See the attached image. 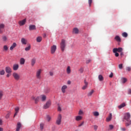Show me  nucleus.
Masks as SVG:
<instances>
[{
  "instance_id": "nucleus-13",
  "label": "nucleus",
  "mask_w": 131,
  "mask_h": 131,
  "mask_svg": "<svg viewBox=\"0 0 131 131\" xmlns=\"http://www.w3.org/2000/svg\"><path fill=\"white\" fill-rule=\"evenodd\" d=\"M73 33L74 34H78L79 33V30L77 28H74L73 29Z\"/></svg>"
},
{
  "instance_id": "nucleus-12",
  "label": "nucleus",
  "mask_w": 131,
  "mask_h": 131,
  "mask_svg": "<svg viewBox=\"0 0 131 131\" xmlns=\"http://www.w3.org/2000/svg\"><path fill=\"white\" fill-rule=\"evenodd\" d=\"M14 110L15 111V113L13 116V117L15 118L16 116L18 114V112H19V110H20V108L19 107L16 106L14 108Z\"/></svg>"
},
{
  "instance_id": "nucleus-23",
  "label": "nucleus",
  "mask_w": 131,
  "mask_h": 131,
  "mask_svg": "<svg viewBox=\"0 0 131 131\" xmlns=\"http://www.w3.org/2000/svg\"><path fill=\"white\" fill-rule=\"evenodd\" d=\"M4 28H5V25L4 24H0V33H3Z\"/></svg>"
},
{
  "instance_id": "nucleus-3",
  "label": "nucleus",
  "mask_w": 131,
  "mask_h": 131,
  "mask_svg": "<svg viewBox=\"0 0 131 131\" xmlns=\"http://www.w3.org/2000/svg\"><path fill=\"white\" fill-rule=\"evenodd\" d=\"M42 70L41 69H38L36 72V77L37 79H41V72Z\"/></svg>"
},
{
  "instance_id": "nucleus-35",
  "label": "nucleus",
  "mask_w": 131,
  "mask_h": 131,
  "mask_svg": "<svg viewBox=\"0 0 131 131\" xmlns=\"http://www.w3.org/2000/svg\"><path fill=\"white\" fill-rule=\"evenodd\" d=\"M93 115L94 116H99V115H100V114H99V112H93Z\"/></svg>"
},
{
  "instance_id": "nucleus-27",
  "label": "nucleus",
  "mask_w": 131,
  "mask_h": 131,
  "mask_svg": "<svg viewBox=\"0 0 131 131\" xmlns=\"http://www.w3.org/2000/svg\"><path fill=\"white\" fill-rule=\"evenodd\" d=\"M81 119H82V117H81V116H77L76 117L75 120H76V121H79L81 120Z\"/></svg>"
},
{
  "instance_id": "nucleus-15",
  "label": "nucleus",
  "mask_w": 131,
  "mask_h": 131,
  "mask_svg": "<svg viewBox=\"0 0 131 131\" xmlns=\"http://www.w3.org/2000/svg\"><path fill=\"white\" fill-rule=\"evenodd\" d=\"M5 71L7 73H12V69L10 67H7L5 68Z\"/></svg>"
},
{
  "instance_id": "nucleus-50",
  "label": "nucleus",
  "mask_w": 131,
  "mask_h": 131,
  "mask_svg": "<svg viewBox=\"0 0 131 131\" xmlns=\"http://www.w3.org/2000/svg\"><path fill=\"white\" fill-rule=\"evenodd\" d=\"M113 53H114L116 57H118L119 56V54L118 53H117V52H113Z\"/></svg>"
},
{
  "instance_id": "nucleus-49",
  "label": "nucleus",
  "mask_w": 131,
  "mask_h": 131,
  "mask_svg": "<svg viewBox=\"0 0 131 131\" xmlns=\"http://www.w3.org/2000/svg\"><path fill=\"white\" fill-rule=\"evenodd\" d=\"M79 71L80 73H82V72H83V69L82 68H81L79 70Z\"/></svg>"
},
{
  "instance_id": "nucleus-53",
  "label": "nucleus",
  "mask_w": 131,
  "mask_h": 131,
  "mask_svg": "<svg viewBox=\"0 0 131 131\" xmlns=\"http://www.w3.org/2000/svg\"><path fill=\"white\" fill-rule=\"evenodd\" d=\"M109 127L110 129H113V128L114 127V126L113 125H110Z\"/></svg>"
},
{
  "instance_id": "nucleus-42",
  "label": "nucleus",
  "mask_w": 131,
  "mask_h": 131,
  "mask_svg": "<svg viewBox=\"0 0 131 131\" xmlns=\"http://www.w3.org/2000/svg\"><path fill=\"white\" fill-rule=\"evenodd\" d=\"M5 74V70H2L0 71V75H4Z\"/></svg>"
},
{
  "instance_id": "nucleus-41",
  "label": "nucleus",
  "mask_w": 131,
  "mask_h": 131,
  "mask_svg": "<svg viewBox=\"0 0 131 131\" xmlns=\"http://www.w3.org/2000/svg\"><path fill=\"white\" fill-rule=\"evenodd\" d=\"M84 123V122L82 121L80 124L78 125V127H80L81 126H82Z\"/></svg>"
},
{
  "instance_id": "nucleus-4",
  "label": "nucleus",
  "mask_w": 131,
  "mask_h": 131,
  "mask_svg": "<svg viewBox=\"0 0 131 131\" xmlns=\"http://www.w3.org/2000/svg\"><path fill=\"white\" fill-rule=\"evenodd\" d=\"M62 122V115L59 114L56 121V124L57 125H60Z\"/></svg>"
},
{
  "instance_id": "nucleus-6",
  "label": "nucleus",
  "mask_w": 131,
  "mask_h": 131,
  "mask_svg": "<svg viewBox=\"0 0 131 131\" xmlns=\"http://www.w3.org/2000/svg\"><path fill=\"white\" fill-rule=\"evenodd\" d=\"M12 76H13V77H14V79H15V80H19V79H20V75H19L17 73H13L12 74Z\"/></svg>"
},
{
  "instance_id": "nucleus-55",
  "label": "nucleus",
  "mask_w": 131,
  "mask_h": 131,
  "mask_svg": "<svg viewBox=\"0 0 131 131\" xmlns=\"http://www.w3.org/2000/svg\"><path fill=\"white\" fill-rule=\"evenodd\" d=\"M49 74L50 76H53V75H54V73L53 72H49Z\"/></svg>"
},
{
  "instance_id": "nucleus-5",
  "label": "nucleus",
  "mask_w": 131,
  "mask_h": 131,
  "mask_svg": "<svg viewBox=\"0 0 131 131\" xmlns=\"http://www.w3.org/2000/svg\"><path fill=\"white\" fill-rule=\"evenodd\" d=\"M56 51H57V46L56 45H53L51 46V54H54L55 53H56Z\"/></svg>"
},
{
  "instance_id": "nucleus-63",
  "label": "nucleus",
  "mask_w": 131,
  "mask_h": 131,
  "mask_svg": "<svg viewBox=\"0 0 131 131\" xmlns=\"http://www.w3.org/2000/svg\"><path fill=\"white\" fill-rule=\"evenodd\" d=\"M0 131H4V128L0 127Z\"/></svg>"
},
{
  "instance_id": "nucleus-7",
  "label": "nucleus",
  "mask_w": 131,
  "mask_h": 131,
  "mask_svg": "<svg viewBox=\"0 0 131 131\" xmlns=\"http://www.w3.org/2000/svg\"><path fill=\"white\" fill-rule=\"evenodd\" d=\"M32 99L35 102V104H37L39 101V96H32Z\"/></svg>"
},
{
  "instance_id": "nucleus-43",
  "label": "nucleus",
  "mask_w": 131,
  "mask_h": 131,
  "mask_svg": "<svg viewBox=\"0 0 131 131\" xmlns=\"http://www.w3.org/2000/svg\"><path fill=\"white\" fill-rule=\"evenodd\" d=\"M92 60L91 59H87L86 60V64H89V63H91Z\"/></svg>"
},
{
  "instance_id": "nucleus-34",
  "label": "nucleus",
  "mask_w": 131,
  "mask_h": 131,
  "mask_svg": "<svg viewBox=\"0 0 131 131\" xmlns=\"http://www.w3.org/2000/svg\"><path fill=\"white\" fill-rule=\"evenodd\" d=\"M41 100L45 101L47 99V97H46V95H41Z\"/></svg>"
},
{
  "instance_id": "nucleus-48",
  "label": "nucleus",
  "mask_w": 131,
  "mask_h": 131,
  "mask_svg": "<svg viewBox=\"0 0 131 131\" xmlns=\"http://www.w3.org/2000/svg\"><path fill=\"white\" fill-rule=\"evenodd\" d=\"M78 114L79 115H82V114H83V112H82V111L80 110L79 111Z\"/></svg>"
},
{
  "instance_id": "nucleus-24",
  "label": "nucleus",
  "mask_w": 131,
  "mask_h": 131,
  "mask_svg": "<svg viewBox=\"0 0 131 131\" xmlns=\"http://www.w3.org/2000/svg\"><path fill=\"white\" fill-rule=\"evenodd\" d=\"M111 119H112V114L110 113L109 116H108V117L106 118V121H107V122H108L109 121H110L111 120Z\"/></svg>"
},
{
  "instance_id": "nucleus-30",
  "label": "nucleus",
  "mask_w": 131,
  "mask_h": 131,
  "mask_svg": "<svg viewBox=\"0 0 131 131\" xmlns=\"http://www.w3.org/2000/svg\"><path fill=\"white\" fill-rule=\"evenodd\" d=\"M98 79L100 81H103V80H104V77H103V76H102V75H99L98 76Z\"/></svg>"
},
{
  "instance_id": "nucleus-20",
  "label": "nucleus",
  "mask_w": 131,
  "mask_h": 131,
  "mask_svg": "<svg viewBox=\"0 0 131 131\" xmlns=\"http://www.w3.org/2000/svg\"><path fill=\"white\" fill-rule=\"evenodd\" d=\"M19 62L20 65H24V64H25V59H24V58H21Z\"/></svg>"
},
{
  "instance_id": "nucleus-64",
  "label": "nucleus",
  "mask_w": 131,
  "mask_h": 131,
  "mask_svg": "<svg viewBox=\"0 0 131 131\" xmlns=\"http://www.w3.org/2000/svg\"><path fill=\"white\" fill-rule=\"evenodd\" d=\"M7 77H10V74H7Z\"/></svg>"
},
{
  "instance_id": "nucleus-40",
  "label": "nucleus",
  "mask_w": 131,
  "mask_h": 131,
  "mask_svg": "<svg viewBox=\"0 0 131 131\" xmlns=\"http://www.w3.org/2000/svg\"><path fill=\"white\" fill-rule=\"evenodd\" d=\"M51 119V117H50V116H47V121H50Z\"/></svg>"
},
{
  "instance_id": "nucleus-21",
  "label": "nucleus",
  "mask_w": 131,
  "mask_h": 131,
  "mask_svg": "<svg viewBox=\"0 0 131 131\" xmlns=\"http://www.w3.org/2000/svg\"><path fill=\"white\" fill-rule=\"evenodd\" d=\"M21 123L18 122L17 124V127L16 128V131L20 130V128H21Z\"/></svg>"
},
{
  "instance_id": "nucleus-59",
  "label": "nucleus",
  "mask_w": 131,
  "mask_h": 131,
  "mask_svg": "<svg viewBox=\"0 0 131 131\" xmlns=\"http://www.w3.org/2000/svg\"><path fill=\"white\" fill-rule=\"evenodd\" d=\"M121 130H123V131H125V130H126V129L125 128V127L121 128Z\"/></svg>"
},
{
  "instance_id": "nucleus-56",
  "label": "nucleus",
  "mask_w": 131,
  "mask_h": 131,
  "mask_svg": "<svg viewBox=\"0 0 131 131\" xmlns=\"http://www.w3.org/2000/svg\"><path fill=\"white\" fill-rule=\"evenodd\" d=\"M126 70H127V71H130V67H127L126 68Z\"/></svg>"
},
{
  "instance_id": "nucleus-22",
  "label": "nucleus",
  "mask_w": 131,
  "mask_h": 131,
  "mask_svg": "<svg viewBox=\"0 0 131 131\" xmlns=\"http://www.w3.org/2000/svg\"><path fill=\"white\" fill-rule=\"evenodd\" d=\"M21 42L23 45H27V40H26L24 38H22L21 39Z\"/></svg>"
},
{
  "instance_id": "nucleus-36",
  "label": "nucleus",
  "mask_w": 131,
  "mask_h": 131,
  "mask_svg": "<svg viewBox=\"0 0 131 131\" xmlns=\"http://www.w3.org/2000/svg\"><path fill=\"white\" fill-rule=\"evenodd\" d=\"M122 35L123 37H127V33L126 32H123L122 34Z\"/></svg>"
},
{
  "instance_id": "nucleus-51",
  "label": "nucleus",
  "mask_w": 131,
  "mask_h": 131,
  "mask_svg": "<svg viewBox=\"0 0 131 131\" xmlns=\"http://www.w3.org/2000/svg\"><path fill=\"white\" fill-rule=\"evenodd\" d=\"M123 67L122 66V63L119 64V69H122Z\"/></svg>"
},
{
  "instance_id": "nucleus-62",
  "label": "nucleus",
  "mask_w": 131,
  "mask_h": 131,
  "mask_svg": "<svg viewBox=\"0 0 131 131\" xmlns=\"http://www.w3.org/2000/svg\"><path fill=\"white\" fill-rule=\"evenodd\" d=\"M2 123H3V121L0 119V125H2Z\"/></svg>"
},
{
  "instance_id": "nucleus-52",
  "label": "nucleus",
  "mask_w": 131,
  "mask_h": 131,
  "mask_svg": "<svg viewBox=\"0 0 131 131\" xmlns=\"http://www.w3.org/2000/svg\"><path fill=\"white\" fill-rule=\"evenodd\" d=\"M62 109L61 108V106H60V105L58 104V111H61Z\"/></svg>"
},
{
  "instance_id": "nucleus-47",
  "label": "nucleus",
  "mask_w": 131,
  "mask_h": 131,
  "mask_svg": "<svg viewBox=\"0 0 131 131\" xmlns=\"http://www.w3.org/2000/svg\"><path fill=\"white\" fill-rule=\"evenodd\" d=\"M3 41H7V37L6 36H4L3 37Z\"/></svg>"
},
{
  "instance_id": "nucleus-37",
  "label": "nucleus",
  "mask_w": 131,
  "mask_h": 131,
  "mask_svg": "<svg viewBox=\"0 0 131 131\" xmlns=\"http://www.w3.org/2000/svg\"><path fill=\"white\" fill-rule=\"evenodd\" d=\"M45 127V124L41 123L40 124V130H42V129H43V127Z\"/></svg>"
},
{
  "instance_id": "nucleus-14",
  "label": "nucleus",
  "mask_w": 131,
  "mask_h": 131,
  "mask_svg": "<svg viewBox=\"0 0 131 131\" xmlns=\"http://www.w3.org/2000/svg\"><path fill=\"white\" fill-rule=\"evenodd\" d=\"M67 85H64L61 88V92L63 94H65L66 93V90H67Z\"/></svg>"
},
{
  "instance_id": "nucleus-45",
  "label": "nucleus",
  "mask_w": 131,
  "mask_h": 131,
  "mask_svg": "<svg viewBox=\"0 0 131 131\" xmlns=\"http://www.w3.org/2000/svg\"><path fill=\"white\" fill-rule=\"evenodd\" d=\"M45 93H46V94H48V93H50V88H47L45 90Z\"/></svg>"
},
{
  "instance_id": "nucleus-26",
  "label": "nucleus",
  "mask_w": 131,
  "mask_h": 131,
  "mask_svg": "<svg viewBox=\"0 0 131 131\" xmlns=\"http://www.w3.org/2000/svg\"><path fill=\"white\" fill-rule=\"evenodd\" d=\"M67 74H70V73H71V69L70 68V66H68L67 67Z\"/></svg>"
},
{
  "instance_id": "nucleus-2",
  "label": "nucleus",
  "mask_w": 131,
  "mask_h": 131,
  "mask_svg": "<svg viewBox=\"0 0 131 131\" xmlns=\"http://www.w3.org/2000/svg\"><path fill=\"white\" fill-rule=\"evenodd\" d=\"M66 48V40L62 39L60 43V48L62 52H63Z\"/></svg>"
},
{
  "instance_id": "nucleus-8",
  "label": "nucleus",
  "mask_w": 131,
  "mask_h": 131,
  "mask_svg": "<svg viewBox=\"0 0 131 131\" xmlns=\"http://www.w3.org/2000/svg\"><path fill=\"white\" fill-rule=\"evenodd\" d=\"M123 51V49L122 48H114L113 50V53H116V52H118V53H121Z\"/></svg>"
},
{
  "instance_id": "nucleus-39",
  "label": "nucleus",
  "mask_w": 131,
  "mask_h": 131,
  "mask_svg": "<svg viewBox=\"0 0 131 131\" xmlns=\"http://www.w3.org/2000/svg\"><path fill=\"white\" fill-rule=\"evenodd\" d=\"M3 96H4V93H3V91H0V100H2Z\"/></svg>"
},
{
  "instance_id": "nucleus-54",
  "label": "nucleus",
  "mask_w": 131,
  "mask_h": 131,
  "mask_svg": "<svg viewBox=\"0 0 131 131\" xmlns=\"http://www.w3.org/2000/svg\"><path fill=\"white\" fill-rule=\"evenodd\" d=\"M94 128L95 130H97V129H98V126L95 125L94 126Z\"/></svg>"
},
{
  "instance_id": "nucleus-28",
  "label": "nucleus",
  "mask_w": 131,
  "mask_h": 131,
  "mask_svg": "<svg viewBox=\"0 0 131 131\" xmlns=\"http://www.w3.org/2000/svg\"><path fill=\"white\" fill-rule=\"evenodd\" d=\"M121 80L122 83H125V82L127 81V79L126 78L122 77L121 78Z\"/></svg>"
},
{
  "instance_id": "nucleus-11",
  "label": "nucleus",
  "mask_w": 131,
  "mask_h": 131,
  "mask_svg": "<svg viewBox=\"0 0 131 131\" xmlns=\"http://www.w3.org/2000/svg\"><path fill=\"white\" fill-rule=\"evenodd\" d=\"M26 23V18L23 19V20H20L18 22L19 25L20 26H23V25H25Z\"/></svg>"
},
{
  "instance_id": "nucleus-29",
  "label": "nucleus",
  "mask_w": 131,
  "mask_h": 131,
  "mask_svg": "<svg viewBox=\"0 0 131 131\" xmlns=\"http://www.w3.org/2000/svg\"><path fill=\"white\" fill-rule=\"evenodd\" d=\"M42 40V37L41 36L37 37L36 38V41L37 42H40Z\"/></svg>"
},
{
  "instance_id": "nucleus-61",
  "label": "nucleus",
  "mask_w": 131,
  "mask_h": 131,
  "mask_svg": "<svg viewBox=\"0 0 131 131\" xmlns=\"http://www.w3.org/2000/svg\"><path fill=\"white\" fill-rule=\"evenodd\" d=\"M120 56H121L122 57V56H123V52H121L120 53Z\"/></svg>"
},
{
  "instance_id": "nucleus-57",
  "label": "nucleus",
  "mask_w": 131,
  "mask_h": 131,
  "mask_svg": "<svg viewBox=\"0 0 131 131\" xmlns=\"http://www.w3.org/2000/svg\"><path fill=\"white\" fill-rule=\"evenodd\" d=\"M110 77L112 78L113 77V73H111L110 75Z\"/></svg>"
},
{
  "instance_id": "nucleus-46",
  "label": "nucleus",
  "mask_w": 131,
  "mask_h": 131,
  "mask_svg": "<svg viewBox=\"0 0 131 131\" xmlns=\"http://www.w3.org/2000/svg\"><path fill=\"white\" fill-rule=\"evenodd\" d=\"M11 115V114L10 113H8L6 116V118H7V119H8V118H9L10 117V116Z\"/></svg>"
},
{
  "instance_id": "nucleus-19",
  "label": "nucleus",
  "mask_w": 131,
  "mask_h": 131,
  "mask_svg": "<svg viewBox=\"0 0 131 131\" xmlns=\"http://www.w3.org/2000/svg\"><path fill=\"white\" fill-rule=\"evenodd\" d=\"M84 85L82 88V90H86L88 88V85L89 84V83L86 82V80H84Z\"/></svg>"
},
{
  "instance_id": "nucleus-17",
  "label": "nucleus",
  "mask_w": 131,
  "mask_h": 131,
  "mask_svg": "<svg viewBox=\"0 0 131 131\" xmlns=\"http://www.w3.org/2000/svg\"><path fill=\"white\" fill-rule=\"evenodd\" d=\"M16 47H17V43H16L15 42H14L10 48V51H13L14 49L16 48Z\"/></svg>"
},
{
  "instance_id": "nucleus-18",
  "label": "nucleus",
  "mask_w": 131,
  "mask_h": 131,
  "mask_svg": "<svg viewBox=\"0 0 131 131\" xmlns=\"http://www.w3.org/2000/svg\"><path fill=\"white\" fill-rule=\"evenodd\" d=\"M17 69H19V64H14L13 66V70H14V71H16Z\"/></svg>"
},
{
  "instance_id": "nucleus-33",
  "label": "nucleus",
  "mask_w": 131,
  "mask_h": 131,
  "mask_svg": "<svg viewBox=\"0 0 131 131\" xmlns=\"http://www.w3.org/2000/svg\"><path fill=\"white\" fill-rule=\"evenodd\" d=\"M93 94H94V90H92L91 91H90V92L88 94V97H91V96H92V95H93Z\"/></svg>"
},
{
  "instance_id": "nucleus-10",
  "label": "nucleus",
  "mask_w": 131,
  "mask_h": 131,
  "mask_svg": "<svg viewBox=\"0 0 131 131\" xmlns=\"http://www.w3.org/2000/svg\"><path fill=\"white\" fill-rule=\"evenodd\" d=\"M35 63H36V58H33L31 60V65L32 67H33L34 65H35Z\"/></svg>"
},
{
  "instance_id": "nucleus-1",
  "label": "nucleus",
  "mask_w": 131,
  "mask_h": 131,
  "mask_svg": "<svg viewBox=\"0 0 131 131\" xmlns=\"http://www.w3.org/2000/svg\"><path fill=\"white\" fill-rule=\"evenodd\" d=\"M123 121L125 122L126 126H129L131 125L130 114L125 113L123 118Z\"/></svg>"
},
{
  "instance_id": "nucleus-16",
  "label": "nucleus",
  "mask_w": 131,
  "mask_h": 131,
  "mask_svg": "<svg viewBox=\"0 0 131 131\" xmlns=\"http://www.w3.org/2000/svg\"><path fill=\"white\" fill-rule=\"evenodd\" d=\"M29 30H36V27L35 25H30L29 27Z\"/></svg>"
},
{
  "instance_id": "nucleus-32",
  "label": "nucleus",
  "mask_w": 131,
  "mask_h": 131,
  "mask_svg": "<svg viewBox=\"0 0 131 131\" xmlns=\"http://www.w3.org/2000/svg\"><path fill=\"white\" fill-rule=\"evenodd\" d=\"M30 49H31V46L29 45L28 47H26L25 50L26 52H28V51L30 50Z\"/></svg>"
},
{
  "instance_id": "nucleus-38",
  "label": "nucleus",
  "mask_w": 131,
  "mask_h": 131,
  "mask_svg": "<svg viewBox=\"0 0 131 131\" xmlns=\"http://www.w3.org/2000/svg\"><path fill=\"white\" fill-rule=\"evenodd\" d=\"M8 46H7V45H5L4 46V47H3V50H4V51H8Z\"/></svg>"
},
{
  "instance_id": "nucleus-9",
  "label": "nucleus",
  "mask_w": 131,
  "mask_h": 131,
  "mask_svg": "<svg viewBox=\"0 0 131 131\" xmlns=\"http://www.w3.org/2000/svg\"><path fill=\"white\" fill-rule=\"evenodd\" d=\"M51 101L49 100L47 101L46 103V104L43 106L44 109H48V108L50 107V106H51Z\"/></svg>"
},
{
  "instance_id": "nucleus-60",
  "label": "nucleus",
  "mask_w": 131,
  "mask_h": 131,
  "mask_svg": "<svg viewBox=\"0 0 131 131\" xmlns=\"http://www.w3.org/2000/svg\"><path fill=\"white\" fill-rule=\"evenodd\" d=\"M68 84H71V81L70 80L68 81Z\"/></svg>"
},
{
  "instance_id": "nucleus-31",
  "label": "nucleus",
  "mask_w": 131,
  "mask_h": 131,
  "mask_svg": "<svg viewBox=\"0 0 131 131\" xmlns=\"http://www.w3.org/2000/svg\"><path fill=\"white\" fill-rule=\"evenodd\" d=\"M125 106V103H122L121 105L118 106V108L119 109H121V108H123Z\"/></svg>"
},
{
  "instance_id": "nucleus-58",
  "label": "nucleus",
  "mask_w": 131,
  "mask_h": 131,
  "mask_svg": "<svg viewBox=\"0 0 131 131\" xmlns=\"http://www.w3.org/2000/svg\"><path fill=\"white\" fill-rule=\"evenodd\" d=\"M128 94L129 95H131V90H130V89H129V90H128Z\"/></svg>"
},
{
  "instance_id": "nucleus-44",
  "label": "nucleus",
  "mask_w": 131,
  "mask_h": 131,
  "mask_svg": "<svg viewBox=\"0 0 131 131\" xmlns=\"http://www.w3.org/2000/svg\"><path fill=\"white\" fill-rule=\"evenodd\" d=\"M89 7H91L92 3H93V0H88Z\"/></svg>"
},
{
  "instance_id": "nucleus-25",
  "label": "nucleus",
  "mask_w": 131,
  "mask_h": 131,
  "mask_svg": "<svg viewBox=\"0 0 131 131\" xmlns=\"http://www.w3.org/2000/svg\"><path fill=\"white\" fill-rule=\"evenodd\" d=\"M115 39H116V40L117 41H118L119 42H120V41H121V39H120V37H119V36L118 35L115 36Z\"/></svg>"
}]
</instances>
